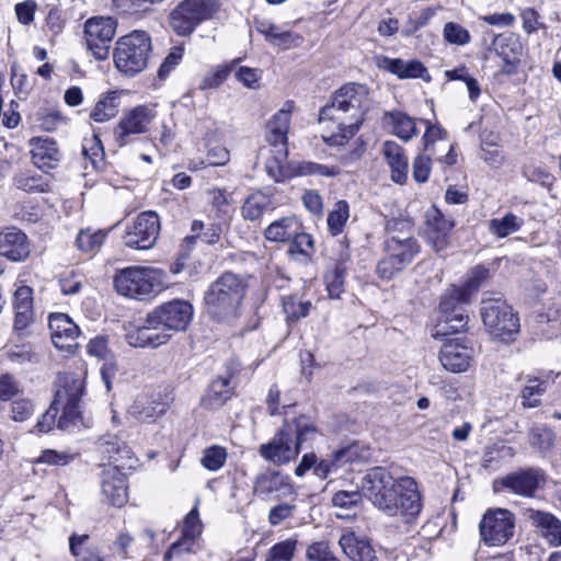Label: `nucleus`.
Here are the masks:
<instances>
[{"label":"nucleus","mask_w":561,"mask_h":561,"mask_svg":"<svg viewBox=\"0 0 561 561\" xmlns=\"http://www.w3.org/2000/svg\"><path fill=\"white\" fill-rule=\"evenodd\" d=\"M362 500V494L358 491H339L332 497V504L335 507L351 508Z\"/></svg>","instance_id":"61"},{"label":"nucleus","mask_w":561,"mask_h":561,"mask_svg":"<svg viewBox=\"0 0 561 561\" xmlns=\"http://www.w3.org/2000/svg\"><path fill=\"white\" fill-rule=\"evenodd\" d=\"M226 459V448L214 445L204 450L201 462L205 469L209 471H217L225 465Z\"/></svg>","instance_id":"51"},{"label":"nucleus","mask_w":561,"mask_h":561,"mask_svg":"<svg viewBox=\"0 0 561 561\" xmlns=\"http://www.w3.org/2000/svg\"><path fill=\"white\" fill-rule=\"evenodd\" d=\"M479 529L482 540L488 546H502L514 536L515 516L506 508L488 510Z\"/></svg>","instance_id":"11"},{"label":"nucleus","mask_w":561,"mask_h":561,"mask_svg":"<svg viewBox=\"0 0 561 561\" xmlns=\"http://www.w3.org/2000/svg\"><path fill=\"white\" fill-rule=\"evenodd\" d=\"M107 468H117L119 471L130 470L136 467L137 458L131 449L125 444L119 445L117 459H112Z\"/></svg>","instance_id":"58"},{"label":"nucleus","mask_w":561,"mask_h":561,"mask_svg":"<svg viewBox=\"0 0 561 561\" xmlns=\"http://www.w3.org/2000/svg\"><path fill=\"white\" fill-rule=\"evenodd\" d=\"M413 179L419 183H424L428 180L431 173V158L428 156H417L412 164Z\"/></svg>","instance_id":"62"},{"label":"nucleus","mask_w":561,"mask_h":561,"mask_svg":"<svg viewBox=\"0 0 561 561\" xmlns=\"http://www.w3.org/2000/svg\"><path fill=\"white\" fill-rule=\"evenodd\" d=\"M48 328L53 344L65 351H71L80 335L78 325L66 313H53L48 319Z\"/></svg>","instance_id":"19"},{"label":"nucleus","mask_w":561,"mask_h":561,"mask_svg":"<svg viewBox=\"0 0 561 561\" xmlns=\"http://www.w3.org/2000/svg\"><path fill=\"white\" fill-rule=\"evenodd\" d=\"M405 268L398 260L390 254H387L383 259L378 261L376 266V274L380 279L390 280L398 273Z\"/></svg>","instance_id":"54"},{"label":"nucleus","mask_w":561,"mask_h":561,"mask_svg":"<svg viewBox=\"0 0 561 561\" xmlns=\"http://www.w3.org/2000/svg\"><path fill=\"white\" fill-rule=\"evenodd\" d=\"M520 226L522 220L512 213L505 215L503 218H494L489 222L491 233L499 238L507 237L508 234L519 230Z\"/></svg>","instance_id":"44"},{"label":"nucleus","mask_w":561,"mask_h":561,"mask_svg":"<svg viewBox=\"0 0 561 561\" xmlns=\"http://www.w3.org/2000/svg\"><path fill=\"white\" fill-rule=\"evenodd\" d=\"M271 203V198L261 191L253 192L243 201L241 216L247 221L260 224L264 211L270 208Z\"/></svg>","instance_id":"34"},{"label":"nucleus","mask_w":561,"mask_h":561,"mask_svg":"<svg viewBox=\"0 0 561 561\" xmlns=\"http://www.w3.org/2000/svg\"><path fill=\"white\" fill-rule=\"evenodd\" d=\"M307 557L311 561H340L329 547V543L324 541L311 545L307 550Z\"/></svg>","instance_id":"59"},{"label":"nucleus","mask_w":561,"mask_h":561,"mask_svg":"<svg viewBox=\"0 0 561 561\" xmlns=\"http://www.w3.org/2000/svg\"><path fill=\"white\" fill-rule=\"evenodd\" d=\"M297 540L289 538L275 543L267 552L265 561H293Z\"/></svg>","instance_id":"48"},{"label":"nucleus","mask_w":561,"mask_h":561,"mask_svg":"<svg viewBox=\"0 0 561 561\" xmlns=\"http://www.w3.org/2000/svg\"><path fill=\"white\" fill-rule=\"evenodd\" d=\"M379 68L396 75L399 79L421 78L425 81L431 80V76L426 67L419 60L405 61L400 58L382 57L378 64Z\"/></svg>","instance_id":"27"},{"label":"nucleus","mask_w":561,"mask_h":561,"mask_svg":"<svg viewBox=\"0 0 561 561\" xmlns=\"http://www.w3.org/2000/svg\"><path fill=\"white\" fill-rule=\"evenodd\" d=\"M317 433L314 423L306 415L285 420L273 438L260 446L259 453L275 465L288 463L299 455L305 443L313 440Z\"/></svg>","instance_id":"5"},{"label":"nucleus","mask_w":561,"mask_h":561,"mask_svg":"<svg viewBox=\"0 0 561 561\" xmlns=\"http://www.w3.org/2000/svg\"><path fill=\"white\" fill-rule=\"evenodd\" d=\"M248 277L224 272L204 294L207 314L217 322H231L240 317L241 306L248 293Z\"/></svg>","instance_id":"4"},{"label":"nucleus","mask_w":561,"mask_h":561,"mask_svg":"<svg viewBox=\"0 0 561 561\" xmlns=\"http://www.w3.org/2000/svg\"><path fill=\"white\" fill-rule=\"evenodd\" d=\"M194 316L191 302L172 299L154 307L139 324L126 334V340L134 347H158L167 344L172 335L183 332Z\"/></svg>","instance_id":"3"},{"label":"nucleus","mask_w":561,"mask_h":561,"mask_svg":"<svg viewBox=\"0 0 561 561\" xmlns=\"http://www.w3.org/2000/svg\"><path fill=\"white\" fill-rule=\"evenodd\" d=\"M117 22L112 16H92L84 24L88 48L99 60L107 58L116 34Z\"/></svg>","instance_id":"12"},{"label":"nucleus","mask_w":561,"mask_h":561,"mask_svg":"<svg viewBox=\"0 0 561 561\" xmlns=\"http://www.w3.org/2000/svg\"><path fill=\"white\" fill-rule=\"evenodd\" d=\"M84 393L83 382L73 380L71 385H67L64 390L56 392L57 402L59 399L66 398L62 413L58 420L57 426L61 431H72L82 423L80 411V401Z\"/></svg>","instance_id":"16"},{"label":"nucleus","mask_w":561,"mask_h":561,"mask_svg":"<svg viewBox=\"0 0 561 561\" xmlns=\"http://www.w3.org/2000/svg\"><path fill=\"white\" fill-rule=\"evenodd\" d=\"M455 225L451 217L433 207L426 215L425 238L427 243L436 252L447 249L450 244L451 231Z\"/></svg>","instance_id":"18"},{"label":"nucleus","mask_w":561,"mask_h":561,"mask_svg":"<svg viewBox=\"0 0 561 561\" xmlns=\"http://www.w3.org/2000/svg\"><path fill=\"white\" fill-rule=\"evenodd\" d=\"M290 491V478L280 471L266 470L254 481V492L262 496H270L273 493L288 494Z\"/></svg>","instance_id":"29"},{"label":"nucleus","mask_w":561,"mask_h":561,"mask_svg":"<svg viewBox=\"0 0 561 561\" xmlns=\"http://www.w3.org/2000/svg\"><path fill=\"white\" fill-rule=\"evenodd\" d=\"M168 410L164 402H156L147 399H137L128 410V413L140 422L151 423L163 415Z\"/></svg>","instance_id":"35"},{"label":"nucleus","mask_w":561,"mask_h":561,"mask_svg":"<svg viewBox=\"0 0 561 561\" xmlns=\"http://www.w3.org/2000/svg\"><path fill=\"white\" fill-rule=\"evenodd\" d=\"M78 457V453L70 450L45 449L41 453L36 462L49 466H67Z\"/></svg>","instance_id":"49"},{"label":"nucleus","mask_w":561,"mask_h":561,"mask_svg":"<svg viewBox=\"0 0 561 561\" xmlns=\"http://www.w3.org/2000/svg\"><path fill=\"white\" fill-rule=\"evenodd\" d=\"M89 539L88 535L78 536L71 535L69 538V549L71 554L77 558V561H115L112 556L108 558L101 557L96 551L87 549L83 553L80 552V547Z\"/></svg>","instance_id":"42"},{"label":"nucleus","mask_w":561,"mask_h":561,"mask_svg":"<svg viewBox=\"0 0 561 561\" xmlns=\"http://www.w3.org/2000/svg\"><path fill=\"white\" fill-rule=\"evenodd\" d=\"M282 305L288 322L299 321L307 317L311 309V302L302 301L298 295L283 296Z\"/></svg>","instance_id":"40"},{"label":"nucleus","mask_w":561,"mask_h":561,"mask_svg":"<svg viewBox=\"0 0 561 561\" xmlns=\"http://www.w3.org/2000/svg\"><path fill=\"white\" fill-rule=\"evenodd\" d=\"M301 229L302 226L299 219L296 216H289L270 224L264 231V236L272 242H286Z\"/></svg>","instance_id":"31"},{"label":"nucleus","mask_w":561,"mask_h":561,"mask_svg":"<svg viewBox=\"0 0 561 561\" xmlns=\"http://www.w3.org/2000/svg\"><path fill=\"white\" fill-rule=\"evenodd\" d=\"M239 61L240 59H234L229 65L218 66L211 71H209L202 80L199 89L208 90L220 87L229 77L230 72Z\"/></svg>","instance_id":"45"},{"label":"nucleus","mask_w":561,"mask_h":561,"mask_svg":"<svg viewBox=\"0 0 561 561\" xmlns=\"http://www.w3.org/2000/svg\"><path fill=\"white\" fill-rule=\"evenodd\" d=\"M529 519L550 546H561V520L557 516L545 511H531Z\"/></svg>","instance_id":"28"},{"label":"nucleus","mask_w":561,"mask_h":561,"mask_svg":"<svg viewBox=\"0 0 561 561\" xmlns=\"http://www.w3.org/2000/svg\"><path fill=\"white\" fill-rule=\"evenodd\" d=\"M31 146L32 161L36 168L47 172L58 165L60 152L54 139L32 138Z\"/></svg>","instance_id":"24"},{"label":"nucleus","mask_w":561,"mask_h":561,"mask_svg":"<svg viewBox=\"0 0 561 561\" xmlns=\"http://www.w3.org/2000/svg\"><path fill=\"white\" fill-rule=\"evenodd\" d=\"M529 440L541 454H547L554 446L556 435L549 427L535 426L530 431Z\"/></svg>","instance_id":"46"},{"label":"nucleus","mask_w":561,"mask_h":561,"mask_svg":"<svg viewBox=\"0 0 561 561\" xmlns=\"http://www.w3.org/2000/svg\"><path fill=\"white\" fill-rule=\"evenodd\" d=\"M468 322L469 316L467 312L438 318L432 331V336L437 340H447L451 334L466 332Z\"/></svg>","instance_id":"33"},{"label":"nucleus","mask_w":561,"mask_h":561,"mask_svg":"<svg viewBox=\"0 0 561 561\" xmlns=\"http://www.w3.org/2000/svg\"><path fill=\"white\" fill-rule=\"evenodd\" d=\"M105 237L106 233L102 230L92 232L91 230L87 229L81 230L78 233L76 242L81 251L92 252L102 245Z\"/></svg>","instance_id":"52"},{"label":"nucleus","mask_w":561,"mask_h":561,"mask_svg":"<svg viewBox=\"0 0 561 561\" xmlns=\"http://www.w3.org/2000/svg\"><path fill=\"white\" fill-rule=\"evenodd\" d=\"M382 154L390 168V176L394 183L403 184L408 179L409 160L404 149L393 140L382 144Z\"/></svg>","instance_id":"26"},{"label":"nucleus","mask_w":561,"mask_h":561,"mask_svg":"<svg viewBox=\"0 0 561 561\" xmlns=\"http://www.w3.org/2000/svg\"><path fill=\"white\" fill-rule=\"evenodd\" d=\"M151 49V38L145 31L122 36L113 51L116 69L125 76L135 77L147 68Z\"/></svg>","instance_id":"6"},{"label":"nucleus","mask_w":561,"mask_h":561,"mask_svg":"<svg viewBox=\"0 0 561 561\" xmlns=\"http://www.w3.org/2000/svg\"><path fill=\"white\" fill-rule=\"evenodd\" d=\"M13 185L26 193H46L50 191L49 183L42 175L20 172L12 179Z\"/></svg>","instance_id":"39"},{"label":"nucleus","mask_w":561,"mask_h":561,"mask_svg":"<svg viewBox=\"0 0 561 561\" xmlns=\"http://www.w3.org/2000/svg\"><path fill=\"white\" fill-rule=\"evenodd\" d=\"M480 312L482 322L493 339L504 343L516 340L520 328L519 318L505 300L484 298Z\"/></svg>","instance_id":"7"},{"label":"nucleus","mask_w":561,"mask_h":561,"mask_svg":"<svg viewBox=\"0 0 561 561\" xmlns=\"http://www.w3.org/2000/svg\"><path fill=\"white\" fill-rule=\"evenodd\" d=\"M411 225L404 220H393L387 225L383 251L398 260L405 267L421 252V244L410 232Z\"/></svg>","instance_id":"10"},{"label":"nucleus","mask_w":561,"mask_h":561,"mask_svg":"<svg viewBox=\"0 0 561 561\" xmlns=\"http://www.w3.org/2000/svg\"><path fill=\"white\" fill-rule=\"evenodd\" d=\"M289 244L288 254L295 261H299L302 264H308L314 252L313 238L301 230L297 234L291 237Z\"/></svg>","instance_id":"36"},{"label":"nucleus","mask_w":561,"mask_h":561,"mask_svg":"<svg viewBox=\"0 0 561 561\" xmlns=\"http://www.w3.org/2000/svg\"><path fill=\"white\" fill-rule=\"evenodd\" d=\"M134 542V537L128 531H121L113 543L110 546L111 556L116 559L126 560L130 558V548Z\"/></svg>","instance_id":"53"},{"label":"nucleus","mask_w":561,"mask_h":561,"mask_svg":"<svg viewBox=\"0 0 561 561\" xmlns=\"http://www.w3.org/2000/svg\"><path fill=\"white\" fill-rule=\"evenodd\" d=\"M489 50L502 57L504 66L501 71L505 75H513L516 71L522 54V44L512 33H503L492 37Z\"/></svg>","instance_id":"20"},{"label":"nucleus","mask_w":561,"mask_h":561,"mask_svg":"<svg viewBox=\"0 0 561 561\" xmlns=\"http://www.w3.org/2000/svg\"><path fill=\"white\" fill-rule=\"evenodd\" d=\"M160 231V219L154 211L139 214L124 237V244L136 250H147L154 245Z\"/></svg>","instance_id":"15"},{"label":"nucleus","mask_w":561,"mask_h":561,"mask_svg":"<svg viewBox=\"0 0 561 561\" xmlns=\"http://www.w3.org/2000/svg\"><path fill=\"white\" fill-rule=\"evenodd\" d=\"M298 172L300 175H321L333 178L341 173L340 168L334 165H325L317 162H302L298 167Z\"/></svg>","instance_id":"56"},{"label":"nucleus","mask_w":561,"mask_h":561,"mask_svg":"<svg viewBox=\"0 0 561 561\" xmlns=\"http://www.w3.org/2000/svg\"><path fill=\"white\" fill-rule=\"evenodd\" d=\"M113 282L117 294L137 300L150 299L161 287L157 272L145 266L119 270L115 273Z\"/></svg>","instance_id":"8"},{"label":"nucleus","mask_w":561,"mask_h":561,"mask_svg":"<svg viewBox=\"0 0 561 561\" xmlns=\"http://www.w3.org/2000/svg\"><path fill=\"white\" fill-rule=\"evenodd\" d=\"M371 106L366 85L346 83L320 110L319 123L324 125L322 139L330 146H342L360 128Z\"/></svg>","instance_id":"1"},{"label":"nucleus","mask_w":561,"mask_h":561,"mask_svg":"<svg viewBox=\"0 0 561 561\" xmlns=\"http://www.w3.org/2000/svg\"><path fill=\"white\" fill-rule=\"evenodd\" d=\"M293 108L294 102L287 101L284 107L276 112L266 124V141L273 148L272 153L277 169L288 156L287 134Z\"/></svg>","instance_id":"13"},{"label":"nucleus","mask_w":561,"mask_h":561,"mask_svg":"<svg viewBox=\"0 0 561 561\" xmlns=\"http://www.w3.org/2000/svg\"><path fill=\"white\" fill-rule=\"evenodd\" d=\"M339 545L350 561H378L369 540L356 536L353 531L343 534L339 539Z\"/></svg>","instance_id":"25"},{"label":"nucleus","mask_w":561,"mask_h":561,"mask_svg":"<svg viewBox=\"0 0 561 561\" xmlns=\"http://www.w3.org/2000/svg\"><path fill=\"white\" fill-rule=\"evenodd\" d=\"M101 493L111 505L122 507L127 502L126 473L117 468L102 471Z\"/></svg>","instance_id":"22"},{"label":"nucleus","mask_w":561,"mask_h":561,"mask_svg":"<svg viewBox=\"0 0 561 561\" xmlns=\"http://www.w3.org/2000/svg\"><path fill=\"white\" fill-rule=\"evenodd\" d=\"M472 359V348L459 343L458 340L447 341L439 352V362L450 373L466 371Z\"/></svg>","instance_id":"23"},{"label":"nucleus","mask_w":561,"mask_h":561,"mask_svg":"<svg viewBox=\"0 0 561 561\" xmlns=\"http://www.w3.org/2000/svg\"><path fill=\"white\" fill-rule=\"evenodd\" d=\"M444 39L457 46H465L471 41L469 31L456 22H447L443 28Z\"/></svg>","instance_id":"50"},{"label":"nucleus","mask_w":561,"mask_h":561,"mask_svg":"<svg viewBox=\"0 0 561 561\" xmlns=\"http://www.w3.org/2000/svg\"><path fill=\"white\" fill-rule=\"evenodd\" d=\"M194 546V539L181 536L175 542H173L170 548L165 551L163 556L164 561H171L175 557H181L184 553H188L192 551Z\"/></svg>","instance_id":"60"},{"label":"nucleus","mask_w":561,"mask_h":561,"mask_svg":"<svg viewBox=\"0 0 561 561\" xmlns=\"http://www.w3.org/2000/svg\"><path fill=\"white\" fill-rule=\"evenodd\" d=\"M14 310L33 309V289L30 286L23 285L16 288L13 298Z\"/></svg>","instance_id":"63"},{"label":"nucleus","mask_w":561,"mask_h":561,"mask_svg":"<svg viewBox=\"0 0 561 561\" xmlns=\"http://www.w3.org/2000/svg\"><path fill=\"white\" fill-rule=\"evenodd\" d=\"M219 10L216 0H183L170 13V25L180 36H187L197 25L213 19Z\"/></svg>","instance_id":"9"},{"label":"nucleus","mask_w":561,"mask_h":561,"mask_svg":"<svg viewBox=\"0 0 561 561\" xmlns=\"http://www.w3.org/2000/svg\"><path fill=\"white\" fill-rule=\"evenodd\" d=\"M163 0H113L117 10L127 14H136L149 11L152 5Z\"/></svg>","instance_id":"55"},{"label":"nucleus","mask_w":561,"mask_h":561,"mask_svg":"<svg viewBox=\"0 0 561 561\" xmlns=\"http://www.w3.org/2000/svg\"><path fill=\"white\" fill-rule=\"evenodd\" d=\"M154 118V112L138 105L126 112L114 128V139L117 146L124 147L134 141V137L145 134Z\"/></svg>","instance_id":"14"},{"label":"nucleus","mask_w":561,"mask_h":561,"mask_svg":"<svg viewBox=\"0 0 561 561\" xmlns=\"http://www.w3.org/2000/svg\"><path fill=\"white\" fill-rule=\"evenodd\" d=\"M232 389L229 377L215 379L202 400L203 405L209 410L221 408L231 398Z\"/></svg>","instance_id":"32"},{"label":"nucleus","mask_w":561,"mask_h":561,"mask_svg":"<svg viewBox=\"0 0 561 561\" xmlns=\"http://www.w3.org/2000/svg\"><path fill=\"white\" fill-rule=\"evenodd\" d=\"M82 154L85 159L90 160L93 169L99 170L104 160V149L102 141L96 135H93L90 139H85L82 145Z\"/></svg>","instance_id":"47"},{"label":"nucleus","mask_w":561,"mask_h":561,"mask_svg":"<svg viewBox=\"0 0 561 561\" xmlns=\"http://www.w3.org/2000/svg\"><path fill=\"white\" fill-rule=\"evenodd\" d=\"M469 300L470 293L468 287L450 286L442 294L438 306L439 318H445V316H453L455 313H465L466 310L463 305H467Z\"/></svg>","instance_id":"30"},{"label":"nucleus","mask_w":561,"mask_h":561,"mask_svg":"<svg viewBox=\"0 0 561 561\" xmlns=\"http://www.w3.org/2000/svg\"><path fill=\"white\" fill-rule=\"evenodd\" d=\"M31 254L27 236L12 227L0 232V255L12 262H23Z\"/></svg>","instance_id":"21"},{"label":"nucleus","mask_w":561,"mask_h":561,"mask_svg":"<svg viewBox=\"0 0 561 561\" xmlns=\"http://www.w3.org/2000/svg\"><path fill=\"white\" fill-rule=\"evenodd\" d=\"M362 492L379 511L389 516L400 515L405 522L414 519L422 510L415 480L394 478L385 467L367 470L362 480Z\"/></svg>","instance_id":"2"},{"label":"nucleus","mask_w":561,"mask_h":561,"mask_svg":"<svg viewBox=\"0 0 561 561\" xmlns=\"http://www.w3.org/2000/svg\"><path fill=\"white\" fill-rule=\"evenodd\" d=\"M545 481L543 470L529 467L504 476L500 482L503 489L513 494L533 497Z\"/></svg>","instance_id":"17"},{"label":"nucleus","mask_w":561,"mask_h":561,"mask_svg":"<svg viewBox=\"0 0 561 561\" xmlns=\"http://www.w3.org/2000/svg\"><path fill=\"white\" fill-rule=\"evenodd\" d=\"M184 48L182 46H174L170 49L169 54L158 69V78L164 80L182 61Z\"/></svg>","instance_id":"57"},{"label":"nucleus","mask_w":561,"mask_h":561,"mask_svg":"<svg viewBox=\"0 0 561 561\" xmlns=\"http://www.w3.org/2000/svg\"><path fill=\"white\" fill-rule=\"evenodd\" d=\"M350 217V207L346 201H339L334 208L328 215V228L333 236H337L343 231Z\"/></svg>","instance_id":"43"},{"label":"nucleus","mask_w":561,"mask_h":561,"mask_svg":"<svg viewBox=\"0 0 561 561\" xmlns=\"http://www.w3.org/2000/svg\"><path fill=\"white\" fill-rule=\"evenodd\" d=\"M386 117L389 118L392 133L400 139L408 141L416 135L415 119L410 117L403 112L387 113Z\"/></svg>","instance_id":"38"},{"label":"nucleus","mask_w":561,"mask_h":561,"mask_svg":"<svg viewBox=\"0 0 561 561\" xmlns=\"http://www.w3.org/2000/svg\"><path fill=\"white\" fill-rule=\"evenodd\" d=\"M545 391V382L538 378H529L520 392L522 405L526 409L539 407L541 403L540 398Z\"/></svg>","instance_id":"41"},{"label":"nucleus","mask_w":561,"mask_h":561,"mask_svg":"<svg viewBox=\"0 0 561 561\" xmlns=\"http://www.w3.org/2000/svg\"><path fill=\"white\" fill-rule=\"evenodd\" d=\"M119 96L117 92H108L95 104L90 118L98 123L110 121L118 114Z\"/></svg>","instance_id":"37"},{"label":"nucleus","mask_w":561,"mask_h":561,"mask_svg":"<svg viewBox=\"0 0 561 561\" xmlns=\"http://www.w3.org/2000/svg\"><path fill=\"white\" fill-rule=\"evenodd\" d=\"M302 41L304 38L299 34L289 31L280 32L279 30L271 44L282 47L283 49H288L300 46Z\"/></svg>","instance_id":"64"}]
</instances>
